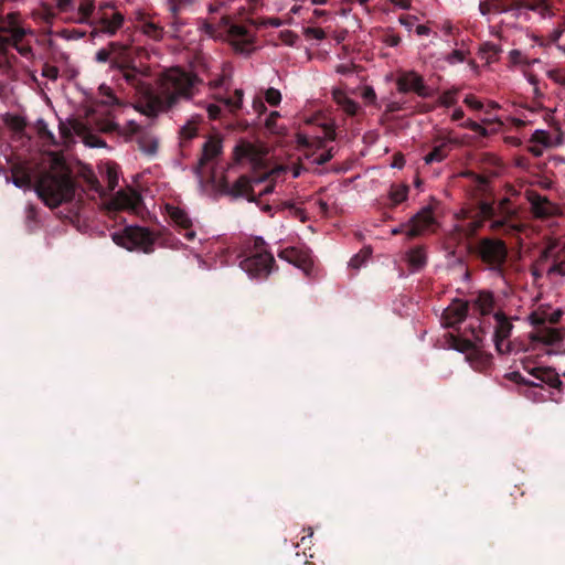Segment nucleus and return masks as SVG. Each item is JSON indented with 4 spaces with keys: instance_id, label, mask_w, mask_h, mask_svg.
<instances>
[{
    "instance_id": "a878e982",
    "label": "nucleus",
    "mask_w": 565,
    "mask_h": 565,
    "mask_svg": "<svg viewBox=\"0 0 565 565\" xmlns=\"http://www.w3.org/2000/svg\"><path fill=\"white\" fill-rule=\"evenodd\" d=\"M482 225V220H473L468 223L456 224L454 226V232L463 235V236H472Z\"/></svg>"
},
{
    "instance_id": "2f4dec72",
    "label": "nucleus",
    "mask_w": 565,
    "mask_h": 565,
    "mask_svg": "<svg viewBox=\"0 0 565 565\" xmlns=\"http://www.w3.org/2000/svg\"><path fill=\"white\" fill-rule=\"evenodd\" d=\"M495 319L498 326L493 334V339H508L512 329V324L507 319L499 317L498 315H495Z\"/></svg>"
},
{
    "instance_id": "8fccbe9b",
    "label": "nucleus",
    "mask_w": 565,
    "mask_h": 565,
    "mask_svg": "<svg viewBox=\"0 0 565 565\" xmlns=\"http://www.w3.org/2000/svg\"><path fill=\"white\" fill-rule=\"evenodd\" d=\"M509 200L503 199L501 200L498 205H494L497 209V216L501 215H513L515 211L511 207H508Z\"/></svg>"
},
{
    "instance_id": "dca6fc26",
    "label": "nucleus",
    "mask_w": 565,
    "mask_h": 565,
    "mask_svg": "<svg viewBox=\"0 0 565 565\" xmlns=\"http://www.w3.org/2000/svg\"><path fill=\"white\" fill-rule=\"evenodd\" d=\"M60 129V143H67L73 140L74 136L84 135L85 128L82 122L76 119L61 121Z\"/></svg>"
},
{
    "instance_id": "f3484780",
    "label": "nucleus",
    "mask_w": 565,
    "mask_h": 565,
    "mask_svg": "<svg viewBox=\"0 0 565 565\" xmlns=\"http://www.w3.org/2000/svg\"><path fill=\"white\" fill-rule=\"evenodd\" d=\"M309 202L311 210L321 217H327L330 214L338 212L335 201L332 200L331 196L323 199L320 195H315L310 198Z\"/></svg>"
},
{
    "instance_id": "603ef678",
    "label": "nucleus",
    "mask_w": 565,
    "mask_h": 565,
    "mask_svg": "<svg viewBox=\"0 0 565 565\" xmlns=\"http://www.w3.org/2000/svg\"><path fill=\"white\" fill-rule=\"evenodd\" d=\"M99 92L103 96H105V99L103 100L104 104L111 105L117 102L116 97L114 96L111 89L108 86L102 85L99 87Z\"/></svg>"
},
{
    "instance_id": "c85d7f7f",
    "label": "nucleus",
    "mask_w": 565,
    "mask_h": 565,
    "mask_svg": "<svg viewBox=\"0 0 565 565\" xmlns=\"http://www.w3.org/2000/svg\"><path fill=\"white\" fill-rule=\"evenodd\" d=\"M243 98L244 92L242 89H235L233 98L216 97V99L222 102L231 111H234L242 107Z\"/></svg>"
},
{
    "instance_id": "774afa93",
    "label": "nucleus",
    "mask_w": 565,
    "mask_h": 565,
    "mask_svg": "<svg viewBox=\"0 0 565 565\" xmlns=\"http://www.w3.org/2000/svg\"><path fill=\"white\" fill-rule=\"evenodd\" d=\"M279 117L278 111H271L269 117L266 119V127L271 130L273 132H277L278 130L275 129V119Z\"/></svg>"
},
{
    "instance_id": "052dcab7",
    "label": "nucleus",
    "mask_w": 565,
    "mask_h": 565,
    "mask_svg": "<svg viewBox=\"0 0 565 565\" xmlns=\"http://www.w3.org/2000/svg\"><path fill=\"white\" fill-rule=\"evenodd\" d=\"M285 206L290 209L292 215L298 217L301 222L307 220V214L302 209L296 207L292 203H285Z\"/></svg>"
},
{
    "instance_id": "de8ad7c7",
    "label": "nucleus",
    "mask_w": 565,
    "mask_h": 565,
    "mask_svg": "<svg viewBox=\"0 0 565 565\" xmlns=\"http://www.w3.org/2000/svg\"><path fill=\"white\" fill-rule=\"evenodd\" d=\"M445 60L450 64H459L462 63L466 60V52L462 50H455L450 54H448Z\"/></svg>"
},
{
    "instance_id": "aec40b11",
    "label": "nucleus",
    "mask_w": 565,
    "mask_h": 565,
    "mask_svg": "<svg viewBox=\"0 0 565 565\" xmlns=\"http://www.w3.org/2000/svg\"><path fill=\"white\" fill-rule=\"evenodd\" d=\"M222 152V140L217 137H210L202 147V156L200 158V166L214 160Z\"/></svg>"
},
{
    "instance_id": "c756f323",
    "label": "nucleus",
    "mask_w": 565,
    "mask_h": 565,
    "mask_svg": "<svg viewBox=\"0 0 565 565\" xmlns=\"http://www.w3.org/2000/svg\"><path fill=\"white\" fill-rule=\"evenodd\" d=\"M200 116H193L190 120H188L181 128V137L183 139H192L198 131V125L200 122Z\"/></svg>"
},
{
    "instance_id": "9d476101",
    "label": "nucleus",
    "mask_w": 565,
    "mask_h": 565,
    "mask_svg": "<svg viewBox=\"0 0 565 565\" xmlns=\"http://www.w3.org/2000/svg\"><path fill=\"white\" fill-rule=\"evenodd\" d=\"M108 7V3L99 6V9L96 12L95 19L92 23L96 25L100 33L114 35L121 28L124 23V15L119 12H113L110 15H108L106 12H104V9Z\"/></svg>"
},
{
    "instance_id": "20e7f679",
    "label": "nucleus",
    "mask_w": 565,
    "mask_h": 565,
    "mask_svg": "<svg viewBox=\"0 0 565 565\" xmlns=\"http://www.w3.org/2000/svg\"><path fill=\"white\" fill-rule=\"evenodd\" d=\"M0 30L7 34L0 36V53H6L10 47H13L24 56L30 54L31 49L20 43L25 30L19 25L17 13H9L7 19L1 22Z\"/></svg>"
},
{
    "instance_id": "bf43d9fd",
    "label": "nucleus",
    "mask_w": 565,
    "mask_h": 565,
    "mask_svg": "<svg viewBox=\"0 0 565 565\" xmlns=\"http://www.w3.org/2000/svg\"><path fill=\"white\" fill-rule=\"evenodd\" d=\"M463 127L466 128H469L482 136H486L487 135V129L484 127H482L480 124L476 122V121H472V120H467L462 124Z\"/></svg>"
},
{
    "instance_id": "7ed1b4c3",
    "label": "nucleus",
    "mask_w": 565,
    "mask_h": 565,
    "mask_svg": "<svg viewBox=\"0 0 565 565\" xmlns=\"http://www.w3.org/2000/svg\"><path fill=\"white\" fill-rule=\"evenodd\" d=\"M287 170L286 167L279 166L259 177H241L234 185V192L244 196L268 194L274 189L273 180Z\"/></svg>"
},
{
    "instance_id": "4c0bfd02",
    "label": "nucleus",
    "mask_w": 565,
    "mask_h": 565,
    "mask_svg": "<svg viewBox=\"0 0 565 565\" xmlns=\"http://www.w3.org/2000/svg\"><path fill=\"white\" fill-rule=\"evenodd\" d=\"M531 375L534 377V379H523V381L530 385H539L540 383L537 381H546V380H551V373L545 371V370H541V369H535L533 373H531Z\"/></svg>"
},
{
    "instance_id": "e433bc0d",
    "label": "nucleus",
    "mask_w": 565,
    "mask_h": 565,
    "mask_svg": "<svg viewBox=\"0 0 565 565\" xmlns=\"http://www.w3.org/2000/svg\"><path fill=\"white\" fill-rule=\"evenodd\" d=\"M38 130L40 136L49 141L52 145H58L60 141H57L53 135V132L49 129L47 124L44 120H38Z\"/></svg>"
},
{
    "instance_id": "f8f14e48",
    "label": "nucleus",
    "mask_w": 565,
    "mask_h": 565,
    "mask_svg": "<svg viewBox=\"0 0 565 565\" xmlns=\"http://www.w3.org/2000/svg\"><path fill=\"white\" fill-rule=\"evenodd\" d=\"M141 204V196L132 189L121 190L108 203L113 210L137 211Z\"/></svg>"
},
{
    "instance_id": "5701e85b",
    "label": "nucleus",
    "mask_w": 565,
    "mask_h": 565,
    "mask_svg": "<svg viewBox=\"0 0 565 565\" xmlns=\"http://www.w3.org/2000/svg\"><path fill=\"white\" fill-rule=\"evenodd\" d=\"M139 149L148 157H153L158 152L159 140L151 134H145L138 139Z\"/></svg>"
},
{
    "instance_id": "473e14b6",
    "label": "nucleus",
    "mask_w": 565,
    "mask_h": 565,
    "mask_svg": "<svg viewBox=\"0 0 565 565\" xmlns=\"http://www.w3.org/2000/svg\"><path fill=\"white\" fill-rule=\"evenodd\" d=\"M495 349L500 354L518 353L521 349L515 348L514 344L508 339H493Z\"/></svg>"
},
{
    "instance_id": "0eeeda50",
    "label": "nucleus",
    "mask_w": 565,
    "mask_h": 565,
    "mask_svg": "<svg viewBox=\"0 0 565 565\" xmlns=\"http://www.w3.org/2000/svg\"><path fill=\"white\" fill-rule=\"evenodd\" d=\"M267 151L264 147L248 141H239L234 148V159L241 164H249L253 169L259 168Z\"/></svg>"
},
{
    "instance_id": "9b49d317",
    "label": "nucleus",
    "mask_w": 565,
    "mask_h": 565,
    "mask_svg": "<svg viewBox=\"0 0 565 565\" xmlns=\"http://www.w3.org/2000/svg\"><path fill=\"white\" fill-rule=\"evenodd\" d=\"M409 228L406 232L408 238L417 237L425 234L435 223L433 210L428 206L423 207L409 220Z\"/></svg>"
},
{
    "instance_id": "cd10ccee",
    "label": "nucleus",
    "mask_w": 565,
    "mask_h": 565,
    "mask_svg": "<svg viewBox=\"0 0 565 565\" xmlns=\"http://www.w3.org/2000/svg\"><path fill=\"white\" fill-rule=\"evenodd\" d=\"M408 186L406 184H395L391 186L388 198L393 204H399L407 199Z\"/></svg>"
},
{
    "instance_id": "a18cd8bd",
    "label": "nucleus",
    "mask_w": 565,
    "mask_h": 565,
    "mask_svg": "<svg viewBox=\"0 0 565 565\" xmlns=\"http://www.w3.org/2000/svg\"><path fill=\"white\" fill-rule=\"evenodd\" d=\"M497 216V209L494 205L482 202L480 204V220L483 221V218H492Z\"/></svg>"
},
{
    "instance_id": "a19ab883",
    "label": "nucleus",
    "mask_w": 565,
    "mask_h": 565,
    "mask_svg": "<svg viewBox=\"0 0 565 565\" xmlns=\"http://www.w3.org/2000/svg\"><path fill=\"white\" fill-rule=\"evenodd\" d=\"M551 264V259H542V253L540 254L539 259L536 260L535 267L533 268V276L536 278H541L543 276L546 277L545 270L548 268Z\"/></svg>"
},
{
    "instance_id": "79ce46f5",
    "label": "nucleus",
    "mask_w": 565,
    "mask_h": 565,
    "mask_svg": "<svg viewBox=\"0 0 565 565\" xmlns=\"http://www.w3.org/2000/svg\"><path fill=\"white\" fill-rule=\"evenodd\" d=\"M369 259V254L367 252H360L358 254H355L349 262V267L353 268V269H360L361 267H363L366 262Z\"/></svg>"
},
{
    "instance_id": "f03ea898",
    "label": "nucleus",
    "mask_w": 565,
    "mask_h": 565,
    "mask_svg": "<svg viewBox=\"0 0 565 565\" xmlns=\"http://www.w3.org/2000/svg\"><path fill=\"white\" fill-rule=\"evenodd\" d=\"M38 196L49 207H56L74 196V185L65 174H44L34 188Z\"/></svg>"
},
{
    "instance_id": "58836bf2",
    "label": "nucleus",
    "mask_w": 565,
    "mask_h": 565,
    "mask_svg": "<svg viewBox=\"0 0 565 565\" xmlns=\"http://www.w3.org/2000/svg\"><path fill=\"white\" fill-rule=\"evenodd\" d=\"M509 58L513 65H530V58L518 49H513L509 52Z\"/></svg>"
},
{
    "instance_id": "39448f33",
    "label": "nucleus",
    "mask_w": 565,
    "mask_h": 565,
    "mask_svg": "<svg viewBox=\"0 0 565 565\" xmlns=\"http://www.w3.org/2000/svg\"><path fill=\"white\" fill-rule=\"evenodd\" d=\"M542 259H551L545 270L546 277L554 282L565 281V241L551 239L542 249Z\"/></svg>"
},
{
    "instance_id": "338daca9",
    "label": "nucleus",
    "mask_w": 565,
    "mask_h": 565,
    "mask_svg": "<svg viewBox=\"0 0 565 565\" xmlns=\"http://www.w3.org/2000/svg\"><path fill=\"white\" fill-rule=\"evenodd\" d=\"M439 103L448 107L455 103V95L450 92L444 93L439 98Z\"/></svg>"
},
{
    "instance_id": "bb28decb",
    "label": "nucleus",
    "mask_w": 565,
    "mask_h": 565,
    "mask_svg": "<svg viewBox=\"0 0 565 565\" xmlns=\"http://www.w3.org/2000/svg\"><path fill=\"white\" fill-rule=\"evenodd\" d=\"M138 129H139V126L134 120H128L125 127H119V125H117L115 122H109L103 128L104 131H107V132L118 131L119 134H122V135L136 134L138 131Z\"/></svg>"
},
{
    "instance_id": "c9c22d12",
    "label": "nucleus",
    "mask_w": 565,
    "mask_h": 565,
    "mask_svg": "<svg viewBox=\"0 0 565 565\" xmlns=\"http://www.w3.org/2000/svg\"><path fill=\"white\" fill-rule=\"evenodd\" d=\"M297 142L305 147L320 148L322 146L323 139L320 137H309L303 134H298Z\"/></svg>"
},
{
    "instance_id": "13d9d810",
    "label": "nucleus",
    "mask_w": 565,
    "mask_h": 565,
    "mask_svg": "<svg viewBox=\"0 0 565 565\" xmlns=\"http://www.w3.org/2000/svg\"><path fill=\"white\" fill-rule=\"evenodd\" d=\"M341 107L347 114L354 115L359 108V105L353 99L348 97Z\"/></svg>"
},
{
    "instance_id": "a211bd4d",
    "label": "nucleus",
    "mask_w": 565,
    "mask_h": 565,
    "mask_svg": "<svg viewBox=\"0 0 565 565\" xmlns=\"http://www.w3.org/2000/svg\"><path fill=\"white\" fill-rule=\"evenodd\" d=\"M397 88L399 92L414 90L419 95H425V85L423 78L416 73H408L401 76L397 81Z\"/></svg>"
},
{
    "instance_id": "e2e57ef3",
    "label": "nucleus",
    "mask_w": 565,
    "mask_h": 565,
    "mask_svg": "<svg viewBox=\"0 0 565 565\" xmlns=\"http://www.w3.org/2000/svg\"><path fill=\"white\" fill-rule=\"evenodd\" d=\"M362 98L370 104H374L376 100L375 90L370 86L364 87L362 92Z\"/></svg>"
},
{
    "instance_id": "c03bdc74",
    "label": "nucleus",
    "mask_w": 565,
    "mask_h": 565,
    "mask_svg": "<svg viewBox=\"0 0 565 565\" xmlns=\"http://www.w3.org/2000/svg\"><path fill=\"white\" fill-rule=\"evenodd\" d=\"M265 100L271 106H277L281 102V94L278 89L270 87L265 92Z\"/></svg>"
},
{
    "instance_id": "412c9836",
    "label": "nucleus",
    "mask_w": 565,
    "mask_h": 565,
    "mask_svg": "<svg viewBox=\"0 0 565 565\" xmlns=\"http://www.w3.org/2000/svg\"><path fill=\"white\" fill-rule=\"evenodd\" d=\"M467 315V306L461 301H455L444 311L445 324L451 327L465 319Z\"/></svg>"
},
{
    "instance_id": "6e6552de",
    "label": "nucleus",
    "mask_w": 565,
    "mask_h": 565,
    "mask_svg": "<svg viewBox=\"0 0 565 565\" xmlns=\"http://www.w3.org/2000/svg\"><path fill=\"white\" fill-rule=\"evenodd\" d=\"M507 247L501 239L483 238L478 246V254L486 263L500 266L507 258Z\"/></svg>"
},
{
    "instance_id": "680f3d73",
    "label": "nucleus",
    "mask_w": 565,
    "mask_h": 565,
    "mask_svg": "<svg viewBox=\"0 0 565 565\" xmlns=\"http://www.w3.org/2000/svg\"><path fill=\"white\" fill-rule=\"evenodd\" d=\"M207 111V115L211 119H216L221 115V107L215 104H205L203 105Z\"/></svg>"
},
{
    "instance_id": "ea45409f",
    "label": "nucleus",
    "mask_w": 565,
    "mask_h": 565,
    "mask_svg": "<svg viewBox=\"0 0 565 565\" xmlns=\"http://www.w3.org/2000/svg\"><path fill=\"white\" fill-rule=\"evenodd\" d=\"M511 215H501L492 217L493 221L490 224L491 230H499L501 227H507V231H515V225H510L508 220Z\"/></svg>"
},
{
    "instance_id": "69168bd1",
    "label": "nucleus",
    "mask_w": 565,
    "mask_h": 565,
    "mask_svg": "<svg viewBox=\"0 0 565 565\" xmlns=\"http://www.w3.org/2000/svg\"><path fill=\"white\" fill-rule=\"evenodd\" d=\"M332 96L339 106H341L344 103V100L348 98L347 94L339 88H334L332 90Z\"/></svg>"
},
{
    "instance_id": "393cba45",
    "label": "nucleus",
    "mask_w": 565,
    "mask_h": 565,
    "mask_svg": "<svg viewBox=\"0 0 565 565\" xmlns=\"http://www.w3.org/2000/svg\"><path fill=\"white\" fill-rule=\"evenodd\" d=\"M94 0H81L77 6L78 18L76 19V21L78 23L89 22V18L94 13Z\"/></svg>"
},
{
    "instance_id": "72a5a7b5",
    "label": "nucleus",
    "mask_w": 565,
    "mask_h": 565,
    "mask_svg": "<svg viewBox=\"0 0 565 565\" xmlns=\"http://www.w3.org/2000/svg\"><path fill=\"white\" fill-rule=\"evenodd\" d=\"M447 153L445 151L444 145L437 146L434 148L431 152L424 157V161L426 164H430L433 162H440L446 158Z\"/></svg>"
},
{
    "instance_id": "f257e3e1",
    "label": "nucleus",
    "mask_w": 565,
    "mask_h": 565,
    "mask_svg": "<svg viewBox=\"0 0 565 565\" xmlns=\"http://www.w3.org/2000/svg\"><path fill=\"white\" fill-rule=\"evenodd\" d=\"M200 79L196 75L179 67L164 71L158 79L157 90L150 94L143 105L138 106L140 113L156 117L171 111L182 100H190L195 95Z\"/></svg>"
},
{
    "instance_id": "6e6d98bb",
    "label": "nucleus",
    "mask_w": 565,
    "mask_h": 565,
    "mask_svg": "<svg viewBox=\"0 0 565 565\" xmlns=\"http://www.w3.org/2000/svg\"><path fill=\"white\" fill-rule=\"evenodd\" d=\"M12 183L22 190H30L31 189V181L28 177H17L12 179Z\"/></svg>"
},
{
    "instance_id": "ddd939ff",
    "label": "nucleus",
    "mask_w": 565,
    "mask_h": 565,
    "mask_svg": "<svg viewBox=\"0 0 565 565\" xmlns=\"http://www.w3.org/2000/svg\"><path fill=\"white\" fill-rule=\"evenodd\" d=\"M562 315L563 312L559 308H554L550 305H540L527 316V320L532 326L556 323Z\"/></svg>"
},
{
    "instance_id": "5fc2aeb1",
    "label": "nucleus",
    "mask_w": 565,
    "mask_h": 565,
    "mask_svg": "<svg viewBox=\"0 0 565 565\" xmlns=\"http://www.w3.org/2000/svg\"><path fill=\"white\" fill-rule=\"evenodd\" d=\"M305 34L308 38L316 39V40H322L326 36L324 31L319 28H307L305 30Z\"/></svg>"
},
{
    "instance_id": "37998d69",
    "label": "nucleus",
    "mask_w": 565,
    "mask_h": 565,
    "mask_svg": "<svg viewBox=\"0 0 565 565\" xmlns=\"http://www.w3.org/2000/svg\"><path fill=\"white\" fill-rule=\"evenodd\" d=\"M333 157L332 149L309 157L312 164L322 166Z\"/></svg>"
},
{
    "instance_id": "423d86ee",
    "label": "nucleus",
    "mask_w": 565,
    "mask_h": 565,
    "mask_svg": "<svg viewBox=\"0 0 565 565\" xmlns=\"http://www.w3.org/2000/svg\"><path fill=\"white\" fill-rule=\"evenodd\" d=\"M113 241L127 250L148 253L152 246L150 233L139 226H127L121 231L114 232Z\"/></svg>"
},
{
    "instance_id": "09e8293b",
    "label": "nucleus",
    "mask_w": 565,
    "mask_h": 565,
    "mask_svg": "<svg viewBox=\"0 0 565 565\" xmlns=\"http://www.w3.org/2000/svg\"><path fill=\"white\" fill-rule=\"evenodd\" d=\"M532 141H535L542 146H548L550 145L548 134L545 130L536 129L533 132Z\"/></svg>"
},
{
    "instance_id": "f704fd0d",
    "label": "nucleus",
    "mask_w": 565,
    "mask_h": 565,
    "mask_svg": "<svg viewBox=\"0 0 565 565\" xmlns=\"http://www.w3.org/2000/svg\"><path fill=\"white\" fill-rule=\"evenodd\" d=\"M481 54H484L488 62L494 61L499 53L501 52V47L498 44L487 42L480 49Z\"/></svg>"
},
{
    "instance_id": "b1692460",
    "label": "nucleus",
    "mask_w": 565,
    "mask_h": 565,
    "mask_svg": "<svg viewBox=\"0 0 565 565\" xmlns=\"http://www.w3.org/2000/svg\"><path fill=\"white\" fill-rule=\"evenodd\" d=\"M406 259L413 270H419L425 266L427 256L423 248L416 247L407 253Z\"/></svg>"
},
{
    "instance_id": "3c124183",
    "label": "nucleus",
    "mask_w": 565,
    "mask_h": 565,
    "mask_svg": "<svg viewBox=\"0 0 565 565\" xmlns=\"http://www.w3.org/2000/svg\"><path fill=\"white\" fill-rule=\"evenodd\" d=\"M106 177L108 182V190L111 191L118 183V175L114 168L108 167L106 170Z\"/></svg>"
},
{
    "instance_id": "0e129e2a",
    "label": "nucleus",
    "mask_w": 565,
    "mask_h": 565,
    "mask_svg": "<svg viewBox=\"0 0 565 565\" xmlns=\"http://www.w3.org/2000/svg\"><path fill=\"white\" fill-rule=\"evenodd\" d=\"M85 145H87L90 148H103L106 146L104 140L92 137H85Z\"/></svg>"
},
{
    "instance_id": "7c9ffc66",
    "label": "nucleus",
    "mask_w": 565,
    "mask_h": 565,
    "mask_svg": "<svg viewBox=\"0 0 565 565\" xmlns=\"http://www.w3.org/2000/svg\"><path fill=\"white\" fill-rule=\"evenodd\" d=\"M139 29L143 34L153 39V40H160L162 38V30L161 28L151 22V21H145L139 25Z\"/></svg>"
},
{
    "instance_id": "864d4df0",
    "label": "nucleus",
    "mask_w": 565,
    "mask_h": 565,
    "mask_svg": "<svg viewBox=\"0 0 565 565\" xmlns=\"http://www.w3.org/2000/svg\"><path fill=\"white\" fill-rule=\"evenodd\" d=\"M491 302L492 300L489 295H480V297L477 300V303L480 305V310L483 315L489 312Z\"/></svg>"
},
{
    "instance_id": "49530a36",
    "label": "nucleus",
    "mask_w": 565,
    "mask_h": 565,
    "mask_svg": "<svg viewBox=\"0 0 565 565\" xmlns=\"http://www.w3.org/2000/svg\"><path fill=\"white\" fill-rule=\"evenodd\" d=\"M546 76L556 84L565 86V71L564 70H547Z\"/></svg>"
},
{
    "instance_id": "4be33fe9",
    "label": "nucleus",
    "mask_w": 565,
    "mask_h": 565,
    "mask_svg": "<svg viewBox=\"0 0 565 565\" xmlns=\"http://www.w3.org/2000/svg\"><path fill=\"white\" fill-rule=\"evenodd\" d=\"M565 338V331L559 329H544L539 331L532 339L542 342L547 345L559 344Z\"/></svg>"
},
{
    "instance_id": "4d7b16f0",
    "label": "nucleus",
    "mask_w": 565,
    "mask_h": 565,
    "mask_svg": "<svg viewBox=\"0 0 565 565\" xmlns=\"http://www.w3.org/2000/svg\"><path fill=\"white\" fill-rule=\"evenodd\" d=\"M341 107L347 114L354 115L359 108V105L353 99L348 97Z\"/></svg>"
},
{
    "instance_id": "4468645a",
    "label": "nucleus",
    "mask_w": 565,
    "mask_h": 565,
    "mask_svg": "<svg viewBox=\"0 0 565 565\" xmlns=\"http://www.w3.org/2000/svg\"><path fill=\"white\" fill-rule=\"evenodd\" d=\"M529 201L532 212L536 217H547L559 213L558 205L550 201L546 196L532 193L529 195Z\"/></svg>"
},
{
    "instance_id": "2eb2a0df",
    "label": "nucleus",
    "mask_w": 565,
    "mask_h": 565,
    "mask_svg": "<svg viewBox=\"0 0 565 565\" xmlns=\"http://www.w3.org/2000/svg\"><path fill=\"white\" fill-rule=\"evenodd\" d=\"M230 35L233 40V45L236 51L241 53H248L249 46L253 41V35L243 25H231Z\"/></svg>"
},
{
    "instance_id": "6ab92c4d",
    "label": "nucleus",
    "mask_w": 565,
    "mask_h": 565,
    "mask_svg": "<svg viewBox=\"0 0 565 565\" xmlns=\"http://www.w3.org/2000/svg\"><path fill=\"white\" fill-rule=\"evenodd\" d=\"M166 212L169 215L170 220L173 222L175 226L182 230H189L193 227L194 221L190 217L189 213L174 205L167 204Z\"/></svg>"
},
{
    "instance_id": "1a4fd4ad",
    "label": "nucleus",
    "mask_w": 565,
    "mask_h": 565,
    "mask_svg": "<svg viewBox=\"0 0 565 565\" xmlns=\"http://www.w3.org/2000/svg\"><path fill=\"white\" fill-rule=\"evenodd\" d=\"M274 265V257L269 253H256L241 263L242 269L250 277H266Z\"/></svg>"
}]
</instances>
